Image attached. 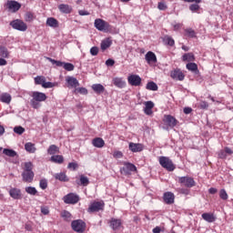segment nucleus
<instances>
[{
	"label": "nucleus",
	"mask_w": 233,
	"mask_h": 233,
	"mask_svg": "<svg viewBox=\"0 0 233 233\" xmlns=\"http://www.w3.org/2000/svg\"><path fill=\"white\" fill-rule=\"evenodd\" d=\"M67 168H72V170H76V168H77V163L70 162L67 166Z\"/></svg>",
	"instance_id": "62"
},
{
	"label": "nucleus",
	"mask_w": 233,
	"mask_h": 233,
	"mask_svg": "<svg viewBox=\"0 0 233 233\" xmlns=\"http://www.w3.org/2000/svg\"><path fill=\"white\" fill-rule=\"evenodd\" d=\"M201 218L208 223H214V221L217 219V218L214 216V213H203Z\"/></svg>",
	"instance_id": "24"
},
{
	"label": "nucleus",
	"mask_w": 233,
	"mask_h": 233,
	"mask_svg": "<svg viewBox=\"0 0 233 233\" xmlns=\"http://www.w3.org/2000/svg\"><path fill=\"white\" fill-rule=\"evenodd\" d=\"M71 227L75 232L83 233L86 228V224L81 219L74 220L71 223Z\"/></svg>",
	"instance_id": "4"
},
{
	"label": "nucleus",
	"mask_w": 233,
	"mask_h": 233,
	"mask_svg": "<svg viewBox=\"0 0 233 233\" xmlns=\"http://www.w3.org/2000/svg\"><path fill=\"white\" fill-rule=\"evenodd\" d=\"M123 225V221L120 218H111L110 227L113 230H119Z\"/></svg>",
	"instance_id": "21"
},
{
	"label": "nucleus",
	"mask_w": 233,
	"mask_h": 233,
	"mask_svg": "<svg viewBox=\"0 0 233 233\" xmlns=\"http://www.w3.org/2000/svg\"><path fill=\"white\" fill-rule=\"evenodd\" d=\"M66 82L67 83L68 88H77L79 86V81L74 76H66Z\"/></svg>",
	"instance_id": "15"
},
{
	"label": "nucleus",
	"mask_w": 233,
	"mask_h": 233,
	"mask_svg": "<svg viewBox=\"0 0 233 233\" xmlns=\"http://www.w3.org/2000/svg\"><path fill=\"white\" fill-rule=\"evenodd\" d=\"M57 152H59V147L56 145H51L47 149V154H49V156H55Z\"/></svg>",
	"instance_id": "35"
},
{
	"label": "nucleus",
	"mask_w": 233,
	"mask_h": 233,
	"mask_svg": "<svg viewBox=\"0 0 233 233\" xmlns=\"http://www.w3.org/2000/svg\"><path fill=\"white\" fill-rule=\"evenodd\" d=\"M46 25L51 28H57V26H59V22L54 17H48L46 19Z\"/></svg>",
	"instance_id": "27"
},
{
	"label": "nucleus",
	"mask_w": 233,
	"mask_h": 233,
	"mask_svg": "<svg viewBox=\"0 0 233 233\" xmlns=\"http://www.w3.org/2000/svg\"><path fill=\"white\" fill-rule=\"evenodd\" d=\"M76 183L80 187H88V185H90V180L85 175H80L79 181Z\"/></svg>",
	"instance_id": "28"
},
{
	"label": "nucleus",
	"mask_w": 233,
	"mask_h": 233,
	"mask_svg": "<svg viewBox=\"0 0 233 233\" xmlns=\"http://www.w3.org/2000/svg\"><path fill=\"white\" fill-rule=\"evenodd\" d=\"M159 164L161 165V167H163V168L168 170V172H172L176 168V167L174 166V162H172V159H169L167 157H160Z\"/></svg>",
	"instance_id": "2"
},
{
	"label": "nucleus",
	"mask_w": 233,
	"mask_h": 233,
	"mask_svg": "<svg viewBox=\"0 0 233 233\" xmlns=\"http://www.w3.org/2000/svg\"><path fill=\"white\" fill-rule=\"evenodd\" d=\"M0 57H3L4 59H8V57H10V51H8V48L5 46H0Z\"/></svg>",
	"instance_id": "31"
},
{
	"label": "nucleus",
	"mask_w": 233,
	"mask_h": 233,
	"mask_svg": "<svg viewBox=\"0 0 233 233\" xmlns=\"http://www.w3.org/2000/svg\"><path fill=\"white\" fill-rule=\"evenodd\" d=\"M172 26H173V30L175 32H177V30H181V28L183 27V24H181V23H173Z\"/></svg>",
	"instance_id": "56"
},
{
	"label": "nucleus",
	"mask_w": 233,
	"mask_h": 233,
	"mask_svg": "<svg viewBox=\"0 0 233 233\" xmlns=\"http://www.w3.org/2000/svg\"><path fill=\"white\" fill-rule=\"evenodd\" d=\"M178 183L183 185V187H187V188H192V187H196V181L190 177H178Z\"/></svg>",
	"instance_id": "7"
},
{
	"label": "nucleus",
	"mask_w": 233,
	"mask_h": 233,
	"mask_svg": "<svg viewBox=\"0 0 233 233\" xmlns=\"http://www.w3.org/2000/svg\"><path fill=\"white\" fill-rule=\"evenodd\" d=\"M218 157L220 159H226L227 158V153H226L225 149L224 150H220L218 152Z\"/></svg>",
	"instance_id": "58"
},
{
	"label": "nucleus",
	"mask_w": 233,
	"mask_h": 233,
	"mask_svg": "<svg viewBox=\"0 0 233 233\" xmlns=\"http://www.w3.org/2000/svg\"><path fill=\"white\" fill-rule=\"evenodd\" d=\"M137 170V167L132 163L125 162L124 167H122V173L125 174V176H130L132 172H136Z\"/></svg>",
	"instance_id": "9"
},
{
	"label": "nucleus",
	"mask_w": 233,
	"mask_h": 233,
	"mask_svg": "<svg viewBox=\"0 0 233 233\" xmlns=\"http://www.w3.org/2000/svg\"><path fill=\"white\" fill-rule=\"evenodd\" d=\"M6 6L9 12L15 14V12H18V10L21 8V4H19L17 1H8Z\"/></svg>",
	"instance_id": "13"
},
{
	"label": "nucleus",
	"mask_w": 233,
	"mask_h": 233,
	"mask_svg": "<svg viewBox=\"0 0 233 233\" xmlns=\"http://www.w3.org/2000/svg\"><path fill=\"white\" fill-rule=\"evenodd\" d=\"M41 212L44 214V216H48V214H50V210L47 207L41 208Z\"/></svg>",
	"instance_id": "60"
},
{
	"label": "nucleus",
	"mask_w": 233,
	"mask_h": 233,
	"mask_svg": "<svg viewBox=\"0 0 233 233\" xmlns=\"http://www.w3.org/2000/svg\"><path fill=\"white\" fill-rule=\"evenodd\" d=\"M3 154H5V156H8V157H15V156H17V152L8 148H5L3 150Z\"/></svg>",
	"instance_id": "37"
},
{
	"label": "nucleus",
	"mask_w": 233,
	"mask_h": 233,
	"mask_svg": "<svg viewBox=\"0 0 233 233\" xmlns=\"http://www.w3.org/2000/svg\"><path fill=\"white\" fill-rule=\"evenodd\" d=\"M110 46H112V39L106 38L101 41L100 48H101V50H103V52H105V50L110 48Z\"/></svg>",
	"instance_id": "26"
},
{
	"label": "nucleus",
	"mask_w": 233,
	"mask_h": 233,
	"mask_svg": "<svg viewBox=\"0 0 233 233\" xmlns=\"http://www.w3.org/2000/svg\"><path fill=\"white\" fill-rule=\"evenodd\" d=\"M183 61H187L188 63L194 61L195 57H194V54L192 53H187L184 54L182 56Z\"/></svg>",
	"instance_id": "39"
},
{
	"label": "nucleus",
	"mask_w": 233,
	"mask_h": 233,
	"mask_svg": "<svg viewBox=\"0 0 233 233\" xmlns=\"http://www.w3.org/2000/svg\"><path fill=\"white\" fill-rule=\"evenodd\" d=\"M92 89L96 94H103V92H105V86L101 84H94Z\"/></svg>",
	"instance_id": "34"
},
{
	"label": "nucleus",
	"mask_w": 233,
	"mask_h": 233,
	"mask_svg": "<svg viewBox=\"0 0 233 233\" xmlns=\"http://www.w3.org/2000/svg\"><path fill=\"white\" fill-rule=\"evenodd\" d=\"M63 68L66 69L67 72H72L74 71V68H76V66L72 63L64 62Z\"/></svg>",
	"instance_id": "46"
},
{
	"label": "nucleus",
	"mask_w": 233,
	"mask_h": 233,
	"mask_svg": "<svg viewBox=\"0 0 233 233\" xmlns=\"http://www.w3.org/2000/svg\"><path fill=\"white\" fill-rule=\"evenodd\" d=\"M163 122L165 123V125H167L170 128H174V127L177 125V119H176V117L170 115H165L163 118Z\"/></svg>",
	"instance_id": "11"
},
{
	"label": "nucleus",
	"mask_w": 233,
	"mask_h": 233,
	"mask_svg": "<svg viewBox=\"0 0 233 233\" xmlns=\"http://www.w3.org/2000/svg\"><path fill=\"white\" fill-rule=\"evenodd\" d=\"M74 93L81 94L82 96H86L88 94V89H86V87H76Z\"/></svg>",
	"instance_id": "41"
},
{
	"label": "nucleus",
	"mask_w": 233,
	"mask_h": 233,
	"mask_svg": "<svg viewBox=\"0 0 233 233\" xmlns=\"http://www.w3.org/2000/svg\"><path fill=\"white\" fill-rule=\"evenodd\" d=\"M63 200L66 205H76V203L79 202V196L75 193H69L63 198Z\"/></svg>",
	"instance_id": "6"
},
{
	"label": "nucleus",
	"mask_w": 233,
	"mask_h": 233,
	"mask_svg": "<svg viewBox=\"0 0 233 233\" xmlns=\"http://www.w3.org/2000/svg\"><path fill=\"white\" fill-rule=\"evenodd\" d=\"M164 43L166 45H168L169 46H174V45H176V42L174 41V38H172L169 35L164 36Z\"/></svg>",
	"instance_id": "40"
},
{
	"label": "nucleus",
	"mask_w": 233,
	"mask_h": 233,
	"mask_svg": "<svg viewBox=\"0 0 233 233\" xmlns=\"http://www.w3.org/2000/svg\"><path fill=\"white\" fill-rule=\"evenodd\" d=\"M185 35L186 37H190L191 39H193L194 37H196V31H194V29L192 28H187L185 29Z\"/></svg>",
	"instance_id": "38"
},
{
	"label": "nucleus",
	"mask_w": 233,
	"mask_h": 233,
	"mask_svg": "<svg viewBox=\"0 0 233 233\" xmlns=\"http://www.w3.org/2000/svg\"><path fill=\"white\" fill-rule=\"evenodd\" d=\"M163 199L167 205H172L174 203V199H176V196H174V193L168 191L164 193Z\"/></svg>",
	"instance_id": "18"
},
{
	"label": "nucleus",
	"mask_w": 233,
	"mask_h": 233,
	"mask_svg": "<svg viewBox=\"0 0 233 233\" xmlns=\"http://www.w3.org/2000/svg\"><path fill=\"white\" fill-rule=\"evenodd\" d=\"M39 187L42 188V190H46L48 187V181L46 179H41L39 182Z\"/></svg>",
	"instance_id": "50"
},
{
	"label": "nucleus",
	"mask_w": 233,
	"mask_h": 233,
	"mask_svg": "<svg viewBox=\"0 0 233 233\" xmlns=\"http://www.w3.org/2000/svg\"><path fill=\"white\" fill-rule=\"evenodd\" d=\"M157 8L158 10H167V4L163 2H159Z\"/></svg>",
	"instance_id": "59"
},
{
	"label": "nucleus",
	"mask_w": 233,
	"mask_h": 233,
	"mask_svg": "<svg viewBox=\"0 0 233 233\" xmlns=\"http://www.w3.org/2000/svg\"><path fill=\"white\" fill-rule=\"evenodd\" d=\"M145 59L147 65H156V63H157V56H156V54L152 51H148L146 54Z\"/></svg>",
	"instance_id": "14"
},
{
	"label": "nucleus",
	"mask_w": 233,
	"mask_h": 233,
	"mask_svg": "<svg viewBox=\"0 0 233 233\" xmlns=\"http://www.w3.org/2000/svg\"><path fill=\"white\" fill-rule=\"evenodd\" d=\"M34 171H23L22 177L25 183H32L34 181Z\"/></svg>",
	"instance_id": "20"
},
{
	"label": "nucleus",
	"mask_w": 233,
	"mask_h": 233,
	"mask_svg": "<svg viewBox=\"0 0 233 233\" xmlns=\"http://www.w3.org/2000/svg\"><path fill=\"white\" fill-rule=\"evenodd\" d=\"M25 190L26 194H29L30 196H35L37 194V189L35 187H26Z\"/></svg>",
	"instance_id": "42"
},
{
	"label": "nucleus",
	"mask_w": 233,
	"mask_h": 233,
	"mask_svg": "<svg viewBox=\"0 0 233 233\" xmlns=\"http://www.w3.org/2000/svg\"><path fill=\"white\" fill-rule=\"evenodd\" d=\"M34 165L32 162H25L24 166V171L23 172H34Z\"/></svg>",
	"instance_id": "44"
},
{
	"label": "nucleus",
	"mask_w": 233,
	"mask_h": 233,
	"mask_svg": "<svg viewBox=\"0 0 233 233\" xmlns=\"http://www.w3.org/2000/svg\"><path fill=\"white\" fill-rule=\"evenodd\" d=\"M170 77L175 81H183L185 79V74L181 69L177 68L170 72Z\"/></svg>",
	"instance_id": "10"
},
{
	"label": "nucleus",
	"mask_w": 233,
	"mask_h": 233,
	"mask_svg": "<svg viewBox=\"0 0 233 233\" xmlns=\"http://www.w3.org/2000/svg\"><path fill=\"white\" fill-rule=\"evenodd\" d=\"M199 105H200V108H203V109L208 108V103L207 101H201Z\"/></svg>",
	"instance_id": "64"
},
{
	"label": "nucleus",
	"mask_w": 233,
	"mask_h": 233,
	"mask_svg": "<svg viewBox=\"0 0 233 233\" xmlns=\"http://www.w3.org/2000/svg\"><path fill=\"white\" fill-rule=\"evenodd\" d=\"M186 67L190 72H197L198 71V65H196V63H188V64H187Z\"/></svg>",
	"instance_id": "45"
},
{
	"label": "nucleus",
	"mask_w": 233,
	"mask_h": 233,
	"mask_svg": "<svg viewBox=\"0 0 233 233\" xmlns=\"http://www.w3.org/2000/svg\"><path fill=\"white\" fill-rule=\"evenodd\" d=\"M179 192L180 194H184L185 196H188V194H190V190L187 188H180Z\"/></svg>",
	"instance_id": "63"
},
{
	"label": "nucleus",
	"mask_w": 233,
	"mask_h": 233,
	"mask_svg": "<svg viewBox=\"0 0 233 233\" xmlns=\"http://www.w3.org/2000/svg\"><path fill=\"white\" fill-rule=\"evenodd\" d=\"M58 9L62 14H70V12H72V7L65 4H61L60 5H58Z\"/></svg>",
	"instance_id": "33"
},
{
	"label": "nucleus",
	"mask_w": 233,
	"mask_h": 233,
	"mask_svg": "<svg viewBox=\"0 0 233 233\" xmlns=\"http://www.w3.org/2000/svg\"><path fill=\"white\" fill-rule=\"evenodd\" d=\"M0 102L10 105V103H12V95L8 93L0 94Z\"/></svg>",
	"instance_id": "22"
},
{
	"label": "nucleus",
	"mask_w": 233,
	"mask_h": 233,
	"mask_svg": "<svg viewBox=\"0 0 233 233\" xmlns=\"http://www.w3.org/2000/svg\"><path fill=\"white\" fill-rule=\"evenodd\" d=\"M106 66H114V65H116V61H114L112 58H109L106 61Z\"/></svg>",
	"instance_id": "61"
},
{
	"label": "nucleus",
	"mask_w": 233,
	"mask_h": 233,
	"mask_svg": "<svg viewBox=\"0 0 233 233\" xmlns=\"http://www.w3.org/2000/svg\"><path fill=\"white\" fill-rule=\"evenodd\" d=\"M47 60H49L50 63H52V65H56V66H64L65 65V62H61V61H57V60H55L51 57H47Z\"/></svg>",
	"instance_id": "49"
},
{
	"label": "nucleus",
	"mask_w": 233,
	"mask_h": 233,
	"mask_svg": "<svg viewBox=\"0 0 233 233\" xmlns=\"http://www.w3.org/2000/svg\"><path fill=\"white\" fill-rule=\"evenodd\" d=\"M55 179H57L58 181H62L64 183H66L68 181V177L66 176V173L60 172L54 175Z\"/></svg>",
	"instance_id": "30"
},
{
	"label": "nucleus",
	"mask_w": 233,
	"mask_h": 233,
	"mask_svg": "<svg viewBox=\"0 0 233 233\" xmlns=\"http://www.w3.org/2000/svg\"><path fill=\"white\" fill-rule=\"evenodd\" d=\"M15 134H18V136H22V134H25V127L21 126H17L14 127Z\"/></svg>",
	"instance_id": "48"
},
{
	"label": "nucleus",
	"mask_w": 233,
	"mask_h": 233,
	"mask_svg": "<svg viewBox=\"0 0 233 233\" xmlns=\"http://www.w3.org/2000/svg\"><path fill=\"white\" fill-rule=\"evenodd\" d=\"M9 196L13 199H21L23 198V193H21V189H19L17 187H12L9 190Z\"/></svg>",
	"instance_id": "16"
},
{
	"label": "nucleus",
	"mask_w": 233,
	"mask_h": 233,
	"mask_svg": "<svg viewBox=\"0 0 233 233\" xmlns=\"http://www.w3.org/2000/svg\"><path fill=\"white\" fill-rule=\"evenodd\" d=\"M50 161H52V163H57L58 165H62V163H64L65 161V157H63V156L61 155H53L50 158Z\"/></svg>",
	"instance_id": "32"
},
{
	"label": "nucleus",
	"mask_w": 233,
	"mask_h": 233,
	"mask_svg": "<svg viewBox=\"0 0 233 233\" xmlns=\"http://www.w3.org/2000/svg\"><path fill=\"white\" fill-rule=\"evenodd\" d=\"M146 88L147 90H152L153 92H156L157 90V84L155 82H148Z\"/></svg>",
	"instance_id": "43"
},
{
	"label": "nucleus",
	"mask_w": 233,
	"mask_h": 233,
	"mask_svg": "<svg viewBox=\"0 0 233 233\" xmlns=\"http://www.w3.org/2000/svg\"><path fill=\"white\" fill-rule=\"evenodd\" d=\"M127 81L131 86H139L141 85V77L138 75H130L127 77Z\"/></svg>",
	"instance_id": "12"
},
{
	"label": "nucleus",
	"mask_w": 233,
	"mask_h": 233,
	"mask_svg": "<svg viewBox=\"0 0 233 233\" xmlns=\"http://www.w3.org/2000/svg\"><path fill=\"white\" fill-rule=\"evenodd\" d=\"M32 99L30 100V105L32 108L37 109L41 107V104L43 101H46V94L39 91H33L31 94Z\"/></svg>",
	"instance_id": "1"
},
{
	"label": "nucleus",
	"mask_w": 233,
	"mask_h": 233,
	"mask_svg": "<svg viewBox=\"0 0 233 233\" xmlns=\"http://www.w3.org/2000/svg\"><path fill=\"white\" fill-rule=\"evenodd\" d=\"M92 145L96 148H103L105 147V140L101 137H96L92 140Z\"/></svg>",
	"instance_id": "25"
},
{
	"label": "nucleus",
	"mask_w": 233,
	"mask_h": 233,
	"mask_svg": "<svg viewBox=\"0 0 233 233\" xmlns=\"http://www.w3.org/2000/svg\"><path fill=\"white\" fill-rule=\"evenodd\" d=\"M61 218H63L64 221H72V214L67 210L62 211Z\"/></svg>",
	"instance_id": "36"
},
{
	"label": "nucleus",
	"mask_w": 233,
	"mask_h": 233,
	"mask_svg": "<svg viewBox=\"0 0 233 233\" xmlns=\"http://www.w3.org/2000/svg\"><path fill=\"white\" fill-rule=\"evenodd\" d=\"M189 10L193 13L198 12L199 10V3L192 4L189 5Z\"/></svg>",
	"instance_id": "52"
},
{
	"label": "nucleus",
	"mask_w": 233,
	"mask_h": 233,
	"mask_svg": "<svg viewBox=\"0 0 233 233\" xmlns=\"http://www.w3.org/2000/svg\"><path fill=\"white\" fill-rule=\"evenodd\" d=\"M129 150L131 152H143V144L131 142L129 143Z\"/></svg>",
	"instance_id": "23"
},
{
	"label": "nucleus",
	"mask_w": 233,
	"mask_h": 233,
	"mask_svg": "<svg viewBox=\"0 0 233 233\" xmlns=\"http://www.w3.org/2000/svg\"><path fill=\"white\" fill-rule=\"evenodd\" d=\"M89 52H90L91 56H97V54H99V47L93 46V47L90 48Z\"/></svg>",
	"instance_id": "53"
},
{
	"label": "nucleus",
	"mask_w": 233,
	"mask_h": 233,
	"mask_svg": "<svg viewBox=\"0 0 233 233\" xmlns=\"http://www.w3.org/2000/svg\"><path fill=\"white\" fill-rule=\"evenodd\" d=\"M10 25L15 30H19V32H26V30L28 29V25H26V24L25 22H23L22 20H19V19L13 20L10 23Z\"/></svg>",
	"instance_id": "5"
},
{
	"label": "nucleus",
	"mask_w": 233,
	"mask_h": 233,
	"mask_svg": "<svg viewBox=\"0 0 233 233\" xmlns=\"http://www.w3.org/2000/svg\"><path fill=\"white\" fill-rule=\"evenodd\" d=\"M144 105H145L144 113L146 114V116H152L154 114V112L152 111V108H154L155 106L154 102L146 101Z\"/></svg>",
	"instance_id": "17"
},
{
	"label": "nucleus",
	"mask_w": 233,
	"mask_h": 233,
	"mask_svg": "<svg viewBox=\"0 0 233 233\" xmlns=\"http://www.w3.org/2000/svg\"><path fill=\"white\" fill-rule=\"evenodd\" d=\"M42 86H43V88H54V86H56V84H54L52 82H46V80H45Z\"/></svg>",
	"instance_id": "55"
},
{
	"label": "nucleus",
	"mask_w": 233,
	"mask_h": 233,
	"mask_svg": "<svg viewBox=\"0 0 233 233\" xmlns=\"http://www.w3.org/2000/svg\"><path fill=\"white\" fill-rule=\"evenodd\" d=\"M112 81L116 88H125L127 86V81H125L124 77H114Z\"/></svg>",
	"instance_id": "19"
},
{
	"label": "nucleus",
	"mask_w": 233,
	"mask_h": 233,
	"mask_svg": "<svg viewBox=\"0 0 233 233\" xmlns=\"http://www.w3.org/2000/svg\"><path fill=\"white\" fill-rule=\"evenodd\" d=\"M25 19L27 23H31V21H34V14L30 12L25 13Z\"/></svg>",
	"instance_id": "51"
},
{
	"label": "nucleus",
	"mask_w": 233,
	"mask_h": 233,
	"mask_svg": "<svg viewBox=\"0 0 233 233\" xmlns=\"http://www.w3.org/2000/svg\"><path fill=\"white\" fill-rule=\"evenodd\" d=\"M103 208H105V202L94 201L89 205L87 212L92 214V212H99V210H103Z\"/></svg>",
	"instance_id": "8"
},
{
	"label": "nucleus",
	"mask_w": 233,
	"mask_h": 233,
	"mask_svg": "<svg viewBox=\"0 0 233 233\" xmlns=\"http://www.w3.org/2000/svg\"><path fill=\"white\" fill-rule=\"evenodd\" d=\"M46 80V78L45 76H36V77H35V85H41V86H43Z\"/></svg>",
	"instance_id": "47"
},
{
	"label": "nucleus",
	"mask_w": 233,
	"mask_h": 233,
	"mask_svg": "<svg viewBox=\"0 0 233 233\" xmlns=\"http://www.w3.org/2000/svg\"><path fill=\"white\" fill-rule=\"evenodd\" d=\"M25 149L29 154H35V151L37 150V148L35 147V144H34L32 142L25 143Z\"/></svg>",
	"instance_id": "29"
},
{
	"label": "nucleus",
	"mask_w": 233,
	"mask_h": 233,
	"mask_svg": "<svg viewBox=\"0 0 233 233\" xmlns=\"http://www.w3.org/2000/svg\"><path fill=\"white\" fill-rule=\"evenodd\" d=\"M95 28L99 30V32H108L110 30V24L101 18H96L95 20Z\"/></svg>",
	"instance_id": "3"
},
{
	"label": "nucleus",
	"mask_w": 233,
	"mask_h": 233,
	"mask_svg": "<svg viewBox=\"0 0 233 233\" xmlns=\"http://www.w3.org/2000/svg\"><path fill=\"white\" fill-rule=\"evenodd\" d=\"M219 198H221L224 200L228 199V194H227V191L225 189H221L219 192Z\"/></svg>",
	"instance_id": "54"
},
{
	"label": "nucleus",
	"mask_w": 233,
	"mask_h": 233,
	"mask_svg": "<svg viewBox=\"0 0 233 233\" xmlns=\"http://www.w3.org/2000/svg\"><path fill=\"white\" fill-rule=\"evenodd\" d=\"M113 157H115L116 159H121V157H123V152H121V151H115L113 153Z\"/></svg>",
	"instance_id": "57"
}]
</instances>
